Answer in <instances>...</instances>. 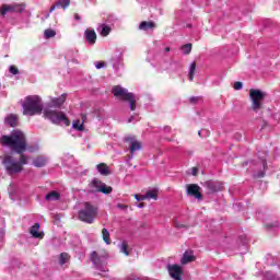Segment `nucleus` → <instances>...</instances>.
I'll return each instance as SVG.
<instances>
[{
	"mask_svg": "<svg viewBox=\"0 0 280 280\" xmlns=\"http://www.w3.org/2000/svg\"><path fill=\"white\" fill-rule=\"evenodd\" d=\"M175 229H189V225L183 224L180 222H178L176 219L173 222Z\"/></svg>",
	"mask_w": 280,
	"mask_h": 280,
	"instance_id": "33",
	"label": "nucleus"
},
{
	"mask_svg": "<svg viewBox=\"0 0 280 280\" xmlns=\"http://www.w3.org/2000/svg\"><path fill=\"white\" fill-rule=\"evenodd\" d=\"M202 132H207L206 130H201L198 132V135H202Z\"/></svg>",
	"mask_w": 280,
	"mask_h": 280,
	"instance_id": "48",
	"label": "nucleus"
},
{
	"mask_svg": "<svg viewBox=\"0 0 280 280\" xmlns=\"http://www.w3.org/2000/svg\"><path fill=\"white\" fill-rule=\"evenodd\" d=\"M84 38L89 45H95L97 40V34L93 30H86L84 32Z\"/></svg>",
	"mask_w": 280,
	"mask_h": 280,
	"instance_id": "15",
	"label": "nucleus"
},
{
	"mask_svg": "<svg viewBox=\"0 0 280 280\" xmlns=\"http://www.w3.org/2000/svg\"><path fill=\"white\" fill-rule=\"evenodd\" d=\"M4 124L11 128H16L19 126V116L16 114H9L4 118Z\"/></svg>",
	"mask_w": 280,
	"mask_h": 280,
	"instance_id": "14",
	"label": "nucleus"
},
{
	"mask_svg": "<svg viewBox=\"0 0 280 280\" xmlns=\"http://www.w3.org/2000/svg\"><path fill=\"white\" fill-rule=\"evenodd\" d=\"M264 167L266 168V162L264 163Z\"/></svg>",
	"mask_w": 280,
	"mask_h": 280,
	"instance_id": "51",
	"label": "nucleus"
},
{
	"mask_svg": "<svg viewBox=\"0 0 280 280\" xmlns=\"http://www.w3.org/2000/svg\"><path fill=\"white\" fill-rule=\"evenodd\" d=\"M56 5L61 7L63 10H67L71 5V0H59L56 2Z\"/></svg>",
	"mask_w": 280,
	"mask_h": 280,
	"instance_id": "28",
	"label": "nucleus"
},
{
	"mask_svg": "<svg viewBox=\"0 0 280 280\" xmlns=\"http://www.w3.org/2000/svg\"><path fill=\"white\" fill-rule=\"evenodd\" d=\"M23 115L34 117V115H43V98L38 95L26 96L22 104Z\"/></svg>",
	"mask_w": 280,
	"mask_h": 280,
	"instance_id": "3",
	"label": "nucleus"
},
{
	"mask_svg": "<svg viewBox=\"0 0 280 280\" xmlns=\"http://www.w3.org/2000/svg\"><path fill=\"white\" fill-rule=\"evenodd\" d=\"M165 51H166V52H170V47H166V48H165Z\"/></svg>",
	"mask_w": 280,
	"mask_h": 280,
	"instance_id": "49",
	"label": "nucleus"
},
{
	"mask_svg": "<svg viewBox=\"0 0 280 280\" xmlns=\"http://www.w3.org/2000/svg\"><path fill=\"white\" fill-rule=\"evenodd\" d=\"M3 148H9L11 152H15V154H20V161H14V158L10 154H5L3 156V163L5 164L7 172L11 174H20L23 172V165H27V155H25V151L27 150L26 141H3Z\"/></svg>",
	"mask_w": 280,
	"mask_h": 280,
	"instance_id": "1",
	"label": "nucleus"
},
{
	"mask_svg": "<svg viewBox=\"0 0 280 280\" xmlns=\"http://www.w3.org/2000/svg\"><path fill=\"white\" fill-rule=\"evenodd\" d=\"M103 272H108V269H104Z\"/></svg>",
	"mask_w": 280,
	"mask_h": 280,
	"instance_id": "50",
	"label": "nucleus"
},
{
	"mask_svg": "<svg viewBox=\"0 0 280 280\" xmlns=\"http://www.w3.org/2000/svg\"><path fill=\"white\" fill-rule=\"evenodd\" d=\"M138 207H139L140 209H143V207H145V203L141 202V203L138 205Z\"/></svg>",
	"mask_w": 280,
	"mask_h": 280,
	"instance_id": "46",
	"label": "nucleus"
},
{
	"mask_svg": "<svg viewBox=\"0 0 280 280\" xmlns=\"http://www.w3.org/2000/svg\"><path fill=\"white\" fill-rule=\"evenodd\" d=\"M136 200L138 202H141L142 200H148V197L145 195H135Z\"/></svg>",
	"mask_w": 280,
	"mask_h": 280,
	"instance_id": "36",
	"label": "nucleus"
},
{
	"mask_svg": "<svg viewBox=\"0 0 280 280\" xmlns=\"http://www.w3.org/2000/svg\"><path fill=\"white\" fill-rule=\"evenodd\" d=\"M72 128L74 130H78L79 132H82V130H84V122L80 121V120H74L72 122Z\"/></svg>",
	"mask_w": 280,
	"mask_h": 280,
	"instance_id": "27",
	"label": "nucleus"
},
{
	"mask_svg": "<svg viewBox=\"0 0 280 280\" xmlns=\"http://www.w3.org/2000/svg\"><path fill=\"white\" fill-rule=\"evenodd\" d=\"M69 259H71V256L67 253H61L59 255V264L61 266H65V264H67L69 261Z\"/></svg>",
	"mask_w": 280,
	"mask_h": 280,
	"instance_id": "24",
	"label": "nucleus"
},
{
	"mask_svg": "<svg viewBox=\"0 0 280 280\" xmlns=\"http://www.w3.org/2000/svg\"><path fill=\"white\" fill-rule=\"evenodd\" d=\"M74 20H75V21H82V18H80V14L75 13V14H74Z\"/></svg>",
	"mask_w": 280,
	"mask_h": 280,
	"instance_id": "42",
	"label": "nucleus"
},
{
	"mask_svg": "<svg viewBox=\"0 0 280 280\" xmlns=\"http://www.w3.org/2000/svg\"><path fill=\"white\" fill-rule=\"evenodd\" d=\"M133 120H135V116H131V117L128 119V124H132Z\"/></svg>",
	"mask_w": 280,
	"mask_h": 280,
	"instance_id": "44",
	"label": "nucleus"
},
{
	"mask_svg": "<svg viewBox=\"0 0 280 280\" xmlns=\"http://www.w3.org/2000/svg\"><path fill=\"white\" fill-rule=\"evenodd\" d=\"M102 237H103V242H105V244H110V233L108 232V230L106 228H104L102 230Z\"/></svg>",
	"mask_w": 280,
	"mask_h": 280,
	"instance_id": "26",
	"label": "nucleus"
},
{
	"mask_svg": "<svg viewBox=\"0 0 280 280\" xmlns=\"http://www.w3.org/2000/svg\"><path fill=\"white\" fill-rule=\"evenodd\" d=\"M96 170L102 176H109L110 174V170L108 168V165L106 163H100L96 166Z\"/></svg>",
	"mask_w": 280,
	"mask_h": 280,
	"instance_id": "19",
	"label": "nucleus"
},
{
	"mask_svg": "<svg viewBox=\"0 0 280 280\" xmlns=\"http://www.w3.org/2000/svg\"><path fill=\"white\" fill-rule=\"evenodd\" d=\"M249 98L252 102V110L259 113L264 108V100H266V92L261 90H249Z\"/></svg>",
	"mask_w": 280,
	"mask_h": 280,
	"instance_id": "6",
	"label": "nucleus"
},
{
	"mask_svg": "<svg viewBox=\"0 0 280 280\" xmlns=\"http://www.w3.org/2000/svg\"><path fill=\"white\" fill-rule=\"evenodd\" d=\"M92 185L97 187L102 194H110L113 191V187L102 184L98 179H93Z\"/></svg>",
	"mask_w": 280,
	"mask_h": 280,
	"instance_id": "12",
	"label": "nucleus"
},
{
	"mask_svg": "<svg viewBox=\"0 0 280 280\" xmlns=\"http://www.w3.org/2000/svg\"><path fill=\"white\" fill-rule=\"evenodd\" d=\"M40 230V224L35 223L33 226L30 229V233L32 237H35V240H43L45 237L44 232H38Z\"/></svg>",
	"mask_w": 280,
	"mask_h": 280,
	"instance_id": "13",
	"label": "nucleus"
},
{
	"mask_svg": "<svg viewBox=\"0 0 280 280\" xmlns=\"http://www.w3.org/2000/svg\"><path fill=\"white\" fill-rule=\"evenodd\" d=\"M45 38H54L56 36V31L48 28L44 32Z\"/></svg>",
	"mask_w": 280,
	"mask_h": 280,
	"instance_id": "30",
	"label": "nucleus"
},
{
	"mask_svg": "<svg viewBox=\"0 0 280 280\" xmlns=\"http://www.w3.org/2000/svg\"><path fill=\"white\" fill-rule=\"evenodd\" d=\"M182 51L186 56L191 54V44H186V45L182 46Z\"/></svg>",
	"mask_w": 280,
	"mask_h": 280,
	"instance_id": "31",
	"label": "nucleus"
},
{
	"mask_svg": "<svg viewBox=\"0 0 280 280\" xmlns=\"http://www.w3.org/2000/svg\"><path fill=\"white\" fill-rule=\"evenodd\" d=\"M104 65L105 63L103 61H98V62L95 63V68L96 69H103Z\"/></svg>",
	"mask_w": 280,
	"mask_h": 280,
	"instance_id": "39",
	"label": "nucleus"
},
{
	"mask_svg": "<svg viewBox=\"0 0 280 280\" xmlns=\"http://www.w3.org/2000/svg\"><path fill=\"white\" fill-rule=\"evenodd\" d=\"M56 8H59V5H56V3L50 8V12H54V10H56Z\"/></svg>",
	"mask_w": 280,
	"mask_h": 280,
	"instance_id": "43",
	"label": "nucleus"
},
{
	"mask_svg": "<svg viewBox=\"0 0 280 280\" xmlns=\"http://www.w3.org/2000/svg\"><path fill=\"white\" fill-rule=\"evenodd\" d=\"M91 261L94 264L95 268H102L104 264V257L98 256L97 252H92Z\"/></svg>",
	"mask_w": 280,
	"mask_h": 280,
	"instance_id": "16",
	"label": "nucleus"
},
{
	"mask_svg": "<svg viewBox=\"0 0 280 280\" xmlns=\"http://www.w3.org/2000/svg\"><path fill=\"white\" fill-rule=\"evenodd\" d=\"M167 270L172 279L183 280V267L179 265H168Z\"/></svg>",
	"mask_w": 280,
	"mask_h": 280,
	"instance_id": "8",
	"label": "nucleus"
},
{
	"mask_svg": "<svg viewBox=\"0 0 280 280\" xmlns=\"http://www.w3.org/2000/svg\"><path fill=\"white\" fill-rule=\"evenodd\" d=\"M194 73H196V62H191L189 67V80L194 82Z\"/></svg>",
	"mask_w": 280,
	"mask_h": 280,
	"instance_id": "29",
	"label": "nucleus"
},
{
	"mask_svg": "<svg viewBox=\"0 0 280 280\" xmlns=\"http://www.w3.org/2000/svg\"><path fill=\"white\" fill-rule=\"evenodd\" d=\"M164 130L166 131V132H170L171 130H172V128L171 127H164Z\"/></svg>",
	"mask_w": 280,
	"mask_h": 280,
	"instance_id": "45",
	"label": "nucleus"
},
{
	"mask_svg": "<svg viewBox=\"0 0 280 280\" xmlns=\"http://www.w3.org/2000/svg\"><path fill=\"white\" fill-rule=\"evenodd\" d=\"M46 200H48V202L60 200V194L56 190H52L46 195Z\"/></svg>",
	"mask_w": 280,
	"mask_h": 280,
	"instance_id": "23",
	"label": "nucleus"
},
{
	"mask_svg": "<svg viewBox=\"0 0 280 280\" xmlns=\"http://www.w3.org/2000/svg\"><path fill=\"white\" fill-rule=\"evenodd\" d=\"M203 187H207L211 194H215L217 191H222L224 185L221 182L210 179L203 183Z\"/></svg>",
	"mask_w": 280,
	"mask_h": 280,
	"instance_id": "11",
	"label": "nucleus"
},
{
	"mask_svg": "<svg viewBox=\"0 0 280 280\" xmlns=\"http://www.w3.org/2000/svg\"><path fill=\"white\" fill-rule=\"evenodd\" d=\"M27 137L25 136V132L14 129L10 136H2L0 138V141H26Z\"/></svg>",
	"mask_w": 280,
	"mask_h": 280,
	"instance_id": "7",
	"label": "nucleus"
},
{
	"mask_svg": "<svg viewBox=\"0 0 280 280\" xmlns=\"http://www.w3.org/2000/svg\"><path fill=\"white\" fill-rule=\"evenodd\" d=\"M121 253L126 256L130 255V252H128V243L126 241L121 243Z\"/></svg>",
	"mask_w": 280,
	"mask_h": 280,
	"instance_id": "32",
	"label": "nucleus"
},
{
	"mask_svg": "<svg viewBox=\"0 0 280 280\" xmlns=\"http://www.w3.org/2000/svg\"><path fill=\"white\" fill-rule=\"evenodd\" d=\"M147 200H158L159 199V192L156 190H149L145 194Z\"/></svg>",
	"mask_w": 280,
	"mask_h": 280,
	"instance_id": "25",
	"label": "nucleus"
},
{
	"mask_svg": "<svg viewBox=\"0 0 280 280\" xmlns=\"http://www.w3.org/2000/svg\"><path fill=\"white\" fill-rule=\"evenodd\" d=\"M97 32H100L101 36H108V34H110V26L106 24H100Z\"/></svg>",
	"mask_w": 280,
	"mask_h": 280,
	"instance_id": "22",
	"label": "nucleus"
},
{
	"mask_svg": "<svg viewBox=\"0 0 280 280\" xmlns=\"http://www.w3.org/2000/svg\"><path fill=\"white\" fill-rule=\"evenodd\" d=\"M33 165L34 167H45V165H47V159L45 158V155H37L33 160Z\"/></svg>",
	"mask_w": 280,
	"mask_h": 280,
	"instance_id": "18",
	"label": "nucleus"
},
{
	"mask_svg": "<svg viewBox=\"0 0 280 280\" xmlns=\"http://www.w3.org/2000/svg\"><path fill=\"white\" fill-rule=\"evenodd\" d=\"M48 16H49V13L47 14V19H48Z\"/></svg>",
	"mask_w": 280,
	"mask_h": 280,
	"instance_id": "52",
	"label": "nucleus"
},
{
	"mask_svg": "<svg viewBox=\"0 0 280 280\" xmlns=\"http://www.w3.org/2000/svg\"><path fill=\"white\" fill-rule=\"evenodd\" d=\"M200 98L198 96H192L189 98L190 104H196Z\"/></svg>",
	"mask_w": 280,
	"mask_h": 280,
	"instance_id": "38",
	"label": "nucleus"
},
{
	"mask_svg": "<svg viewBox=\"0 0 280 280\" xmlns=\"http://www.w3.org/2000/svg\"><path fill=\"white\" fill-rule=\"evenodd\" d=\"M243 86H244V84L240 81L234 83L235 91H242Z\"/></svg>",
	"mask_w": 280,
	"mask_h": 280,
	"instance_id": "35",
	"label": "nucleus"
},
{
	"mask_svg": "<svg viewBox=\"0 0 280 280\" xmlns=\"http://www.w3.org/2000/svg\"><path fill=\"white\" fill-rule=\"evenodd\" d=\"M124 141H137V137L132 136V135H129V136L125 137Z\"/></svg>",
	"mask_w": 280,
	"mask_h": 280,
	"instance_id": "37",
	"label": "nucleus"
},
{
	"mask_svg": "<svg viewBox=\"0 0 280 280\" xmlns=\"http://www.w3.org/2000/svg\"><path fill=\"white\" fill-rule=\"evenodd\" d=\"M118 209H128V206L122 205V203H118Z\"/></svg>",
	"mask_w": 280,
	"mask_h": 280,
	"instance_id": "41",
	"label": "nucleus"
},
{
	"mask_svg": "<svg viewBox=\"0 0 280 280\" xmlns=\"http://www.w3.org/2000/svg\"><path fill=\"white\" fill-rule=\"evenodd\" d=\"M191 261H196V256H194V252H185L180 259V264L185 266L187 264H191Z\"/></svg>",
	"mask_w": 280,
	"mask_h": 280,
	"instance_id": "17",
	"label": "nucleus"
},
{
	"mask_svg": "<svg viewBox=\"0 0 280 280\" xmlns=\"http://www.w3.org/2000/svg\"><path fill=\"white\" fill-rule=\"evenodd\" d=\"M186 191L188 196H192V198L197 200H202V192H200V186H198V184H188Z\"/></svg>",
	"mask_w": 280,
	"mask_h": 280,
	"instance_id": "9",
	"label": "nucleus"
},
{
	"mask_svg": "<svg viewBox=\"0 0 280 280\" xmlns=\"http://www.w3.org/2000/svg\"><path fill=\"white\" fill-rule=\"evenodd\" d=\"M191 174H192V176H198V167H192Z\"/></svg>",
	"mask_w": 280,
	"mask_h": 280,
	"instance_id": "40",
	"label": "nucleus"
},
{
	"mask_svg": "<svg viewBox=\"0 0 280 280\" xmlns=\"http://www.w3.org/2000/svg\"><path fill=\"white\" fill-rule=\"evenodd\" d=\"M9 72L12 73V75H18V73H19V68H16V67H14V66H10Z\"/></svg>",
	"mask_w": 280,
	"mask_h": 280,
	"instance_id": "34",
	"label": "nucleus"
},
{
	"mask_svg": "<svg viewBox=\"0 0 280 280\" xmlns=\"http://www.w3.org/2000/svg\"><path fill=\"white\" fill-rule=\"evenodd\" d=\"M154 27H156V24L152 21H143L139 25V30H142L143 32H148V30H154Z\"/></svg>",
	"mask_w": 280,
	"mask_h": 280,
	"instance_id": "20",
	"label": "nucleus"
},
{
	"mask_svg": "<svg viewBox=\"0 0 280 280\" xmlns=\"http://www.w3.org/2000/svg\"><path fill=\"white\" fill-rule=\"evenodd\" d=\"M23 10H25V7L23 4H4L1 8V14L2 16H5V14H8V12H16V13H21L23 12Z\"/></svg>",
	"mask_w": 280,
	"mask_h": 280,
	"instance_id": "10",
	"label": "nucleus"
},
{
	"mask_svg": "<svg viewBox=\"0 0 280 280\" xmlns=\"http://www.w3.org/2000/svg\"><path fill=\"white\" fill-rule=\"evenodd\" d=\"M112 93L115 97H121L124 102H129L130 110H137V100H135V94L128 92L127 89L116 85L112 89Z\"/></svg>",
	"mask_w": 280,
	"mask_h": 280,
	"instance_id": "5",
	"label": "nucleus"
},
{
	"mask_svg": "<svg viewBox=\"0 0 280 280\" xmlns=\"http://www.w3.org/2000/svg\"><path fill=\"white\" fill-rule=\"evenodd\" d=\"M67 102V94H61L59 97H52L48 103V107L44 109V117L56 126H71V121L65 112L54 110L51 108H60Z\"/></svg>",
	"mask_w": 280,
	"mask_h": 280,
	"instance_id": "2",
	"label": "nucleus"
},
{
	"mask_svg": "<svg viewBox=\"0 0 280 280\" xmlns=\"http://www.w3.org/2000/svg\"><path fill=\"white\" fill-rule=\"evenodd\" d=\"M98 208L93 203L85 201L83 203V209L79 211V220L85 222V224H93L97 218Z\"/></svg>",
	"mask_w": 280,
	"mask_h": 280,
	"instance_id": "4",
	"label": "nucleus"
},
{
	"mask_svg": "<svg viewBox=\"0 0 280 280\" xmlns=\"http://www.w3.org/2000/svg\"><path fill=\"white\" fill-rule=\"evenodd\" d=\"M143 149V144L139 141H132L130 147H129V152L132 156V154H135V152H139V150Z\"/></svg>",
	"mask_w": 280,
	"mask_h": 280,
	"instance_id": "21",
	"label": "nucleus"
},
{
	"mask_svg": "<svg viewBox=\"0 0 280 280\" xmlns=\"http://www.w3.org/2000/svg\"><path fill=\"white\" fill-rule=\"evenodd\" d=\"M264 176H265L264 172L258 174V178H264Z\"/></svg>",
	"mask_w": 280,
	"mask_h": 280,
	"instance_id": "47",
	"label": "nucleus"
}]
</instances>
